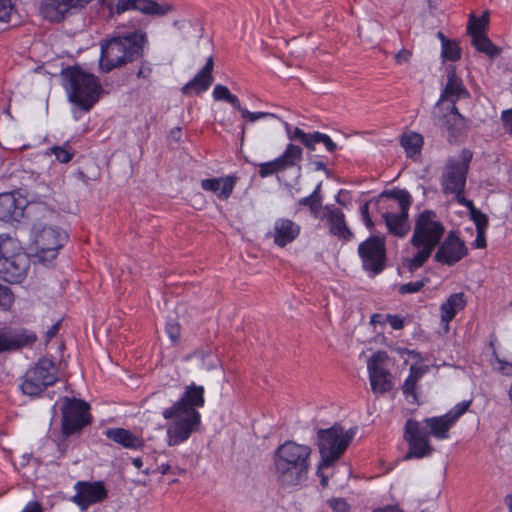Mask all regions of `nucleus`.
Here are the masks:
<instances>
[{
  "label": "nucleus",
  "instance_id": "nucleus-1",
  "mask_svg": "<svg viewBox=\"0 0 512 512\" xmlns=\"http://www.w3.org/2000/svg\"><path fill=\"white\" fill-rule=\"evenodd\" d=\"M204 405V387L191 383L186 386L179 400L163 410V418L171 420L166 429L169 446H178L186 442L194 432L199 431L202 416L198 409Z\"/></svg>",
  "mask_w": 512,
  "mask_h": 512
},
{
  "label": "nucleus",
  "instance_id": "nucleus-2",
  "mask_svg": "<svg viewBox=\"0 0 512 512\" xmlns=\"http://www.w3.org/2000/svg\"><path fill=\"white\" fill-rule=\"evenodd\" d=\"M311 452L308 445L293 440H286L275 449L271 472L281 488H294L307 480L311 467Z\"/></svg>",
  "mask_w": 512,
  "mask_h": 512
},
{
  "label": "nucleus",
  "instance_id": "nucleus-3",
  "mask_svg": "<svg viewBox=\"0 0 512 512\" xmlns=\"http://www.w3.org/2000/svg\"><path fill=\"white\" fill-rule=\"evenodd\" d=\"M444 234L445 226L437 219L435 211L425 209L420 212L415 217L410 239V244L416 249V253L404 261V267L411 273L420 269L440 244Z\"/></svg>",
  "mask_w": 512,
  "mask_h": 512
},
{
  "label": "nucleus",
  "instance_id": "nucleus-4",
  "mask_svg": "<svg viewBox=\"0 0 512 512\" xmlns=\"http://www.w3.org/2000/svg\"><path fill=\"white\" fill-rule=\"evenodd\" d=\"M61 75L68 100L81 110L90 111L98 102L102 91L98 78L78 66L63 69Z\"/></svg>",
  "mask_w": 512,
  "mask_h": 512
},
{
  "label": "nucleus",
  "instance_id": "nucleus-5",
  "mask_svg": "<svg viewBox=\"0 0 512 512\" xmlns=\"http://www.w3.org/2000/svg\"><path fill=\"white\" fill-rule=\"evenodd\" d=\"M30 257L18 241L8 235H0V279L14 284L27 276Z\"/></svg>",
  "mask_w": 512,
  "mask_h": 512
},
{
  "label": "nucleus",
  "instance_id": "nucleus-6",
  "mask_svg": "<svg viewBox=\"0 0 512 512\" xmlns=\"http://www.w3.org/2000/svg\"><path fill=\"white\" fill-rule=\"evenodd\" d=\"M58 381V368L49 358H40L21 377L19 388L21 392L31 399L42 397L48 387Z\"/></svg>",
  "mask_w": 512,
  "mask_h": 512
},
{
  "label": "nucleus",
  "instance_id": "nucleus-7",
  "mask_svg": "<svg viewBox=\"0 0 512 512\" xmlns=\"http://www.w3.org/2000/svg\"><path fill=\"white\" fill-rule=\"evenodd\" d=\"M354 435L353 430L344 431L340 424H334L327 429H320L317 432V438L322 464L326 467L333 465L346 451Z\"/></svg>",
  "mask_w": 512,
  "mask_h": 512
},
{
  "label": "nucleus",
  "instance_id": "nucleus-8",
  "mask_svg": "<svg viewBox=\"0 0 512 512\" xmlns=\"http://www.w3.org/2000/svg\"><path fill=\"white\" fill-rule=\"evenodd\" d=\"M90 406L84 400L63 397L61 433L63 437L79 434L84 427L91 423Z\"/></svg>",
  "mask_w": 512,
  "mask_h": 512
},
{
  "label": "nucleus",
  "instance_id": "nucleus-9",
  "mask_svg": "<svg viewBox=\"0 0 512 512\" xmlns=\"http://www.w3.org/2000/svg\"><path fill=\"white\" fill-rule=\"evenodd\" d=\"M403 438L408 445V450L403 456L404 460L427 458L435 451L430 443V433L419 420L413 418L406 420Z\"/></svg>",
  "mask_w": 512,
  "mask_h": 512
},
{
  "label": "nucleus",
  "instance_id": "nucleus-10",
  "mask_svg": "<svg viewBox=\"0 0 512 512\" xmlns=\"http://www.w3.org/2000/svg\"><path fill=\"white\" fill-rule=\"evenodd\" d=\"M37 257L41 262H50L56 258L59 250L68 240L67 233L54 225L33 224Z\"/></svg>",
  "mask_w": 512,
  "mask_h": 512
},
{
  "label": "nucleus",
  "instance_id": "nucleus-11",
  "mask_svg": "<svg viewBox=\"0 0 512 512\" xmlns=\"http://www.w3.org/2000/svg\"><path fill=\"white\" fill-rule=\"evenodd\" d=\"M473 158V153L469 149H463L459 154V159L449 157L444 167L441 177L442 192L449 195V191H460L466 187L469 166Z\"/></svg>",
  "mask_w": 512,
  "mask_h": 512
},
{
  "label": "nucleus",
  "instance_id": "nucleus-12",
  "mask_svg": "<svg viewBox=\"0 0 512 512\" xmlns=\"http://www.w3.org/2000/svg\"><path fill=\"white\" fill-rule=\"evenodd\" d=\"M358 255L364 271L372 275L382 273L386 267L387 260L384 238L374 235L368 237L359 244Z\"/></svg>",
  "mask_w": 512,
  "mask_h": 512
},
{
  "label": "nucleus",
  "instance_id": "nucleus-13",
  "mask_svg": "<svg viewBox=\"0 0 512 512\" xmlns=\"http://www.w3.org/2000/svg\"><path fill=\"white\" fill-rule=\"evenodd\" d=\"M128 55V32H114L101 42L99 67L103 72H110L126 63Z\"/></svg>",
  "mask_w": 512,
  "mask_h": 512
},
{
  "label": "nucleus",
  "instance_id": "nucleus-14",
  "mask_svg": "<svg viewBox=\"0 0 512 512\" xmlns=\"http://www.w3.org/2000/svg\"><path fill=\"white\" fill-rule=\"evenodd\" d=\"M471 400H465L457 403L447 413L441 416H433L424 418V427L437 440H446L450 438V429L456 424L459 418L464 415L471 405Z\"/></svg>",
  "mask_w": 512,
  "mask_h": 512
},
{
  "label": "nucleus",
  "instance_id": "nucleus-15",
  "mask_svg": "<svg viewBox=\"0 0 512 512\" xmlns=\"http://www.w3.org/2000/svg\"><path fill=\"white\" fill-rule=\"evenodd\" d=\"M432 114L435 124L447 131L450 141L457 140L468 128V120L459 112L456 105L445 107L435 104Z\"/></svg>",
  "mask_w": 512,
  "mask_h": 512
},
{
  "label": "nucleus",
  "instance_id": "nucleus-16",
  "mask_svg": "<svg viewBox=\"0 0 512 512\" xmlns=\"http://www.w3.org/2000/svg\"><path fill=\"white\" fill-rule=\"evenodd\" d=\"M37 341V335L23 327H0V354L12 353L25 347H32Z\"/></svg>",
  "mask_w": 512,
  "mask_h": 512
},
{
  "label": "nucleus",
  "instance_id": "nucleus-17",
  "mask_svg": "<svg viewBox=\"0 0 512 512\" xmlns=\"http://www.w3.org/2000/svg\"><path fill=\"white\" fill-rule=\"evenodd\" d=\"M436 248L434 260L442 265L452 266L468 255L465 242L454 231H450Z\"/></svg>",
  "mask_w": 512,
  "mask_h": 512
},
{
  "label": "nucleus",
  "instance_id": "nucleus-18",
  "mask_svg": "<svg viewBox=\"0 0 512 512\" xmlns=\"http://www.w3.org/2000/svg\"><path fill=\"white\" fill-rule=\"evenodd\" d=\"M302 158V148L298 145L289 143L279 157L258 165V175L261 178H267L278 172H283L291 167L299 165Z\"/></svg>",
  "mask_w": 512,
  "mask_h": 512
},
{
  "label": "nucleus",
  "instance_id": "nucleus-19",
  "mask_svg": "<svg viewBox=\"0 0 512 512\" xmlns=\"http://www.w3.org/2000/svg\"><path fill=\"white\" fill-rule=\"evenodd\" d=\"M386 359V352L378 351L373 354L367 363L370 386L375 394L387 393L393 387L391 373L382 366Z\"/></svg>",
  "mask_w": 512,
  "mask_h": 512
},
{
  "label": "nucleus",
  "instance_id": "nucleus-20",
  "mask_svg": "<svg viewBox=\"0 0 512 512\" xmlns=\"http://www.w3.org/2000/svg\"><path fill=\"white\" fill-rule=\"evenodd\" d=\"M20 183L21 186L18 188L17 194L22 195L27 201L48 198L52 193V189L41 174L35 171L23 170L20 175Z\"/></svg>",
  "mask_w": 512,
  "mask_h": 512
},
{
  "label": "nucleus",
  "instance_id": "nucleus-21",
  "mask_svg": "<svg viewBox=\"0 0 512 512\" xmlns=\"http://www.w3.org/2000/svg\"><path fill=\"white\" fill-rule=\"evenodd\" d=\"M76 494L72 501L82 510L103 501L107 497V490L102 481H77L74 485Z\"/></svg>",
  "mask_w": 512,
  "mask_h": 512
},
{
  "label": "nucleus",
  "instance_id": "nucleus-22",
  "mask_svg": "<svg viewBox=\"0 0 512 512\" xmlns=\"http://www.w3.org/2000/svg\"><path fill=\"white\" fill-rule=\"evenodd\" d=\"M150 24L147 19H130V63L142 59L149 49V39L144 30Z\"/></svg>",
  "mask_w": 512,
  "mask_h": 512
},
{
  "label": "nucleus",
  "instance_id": "nucleus-23",
  "mask_svg": "<svg viewBox=\"0 0 512 512\" xmlns=\"http://www.w3.org/2000/svg\"><path fill=\"white\" fill-rule=\"evenodd\" d=\"M91 0H42L40 5V13L46 20L59 23L66 13L77 7H83Z\"/></svg>",
  "mask_w": 512,
  "mask_h": 512
},
{
  "label": "nucleus",
  "instance_id": "nucleus-24",
  "mask_svg": "<svg viewBox=\"0 0 512 512\" xmlns=\"http://www.w3.org/2000/svg\"><path fill=\"white\" fill-rule=\"evenodd\" d=\"M288 138L291 141H299L309 150H315V145L322 143L326 150L333 153L337 150V144L331 137L325 133L315 131L313 133H306L303 129L295 127L291 130L290 126L286 123Z\"/></svg>",
  "mask_w": 512,
  "mask_h": 512
},
{
  "label": "nucleus",
  "instance_id": "nucleus-25",
  "mask_svg": "<svg viewBox=\"0 0 512 512\" xmlns=\"http://www.w3.org/2000/svg\"><path fill=\"white\" fill-rule=\"evenodd\" d=\"M301 227L291 219L280 217L274 222L273 228L267 233V237L273 238L278 247H285L292 243L300 234Z\"/></svg>",
  "mask_w": 512,
  "mask_h": 512
},
{
  "label": "nucleus",
  "instance_id": "nucleus-26",
  "mask_svg": "<svg viewBox=\"0 0 512 512\" xmlns=\"http://www.w3.org/2000/svg\"><path fill=\"white\" fill-rule=\"evenodd\" d=\"M15 191L0 194V220L4 222L18 221L25 214L27 199L22 195L16 197Z\"/></svg>",
  "mask_w": 512,
  "mask_h": 512
},
{
  "label": "nucleus",
  "instance_id": "nucleus-27",
  "mask_svg": "<svg viewBox=\"0 0 512 512\" xmlns=\"http://www.w3.org/2000/svg\"><path fill=\"white\" fill-rule=\"evenodd\" d=\"M324 210L330 234L339 240L349 242L354 237V234L347 226L342 209L333 205H326Z\"/></svg>",
  "mask_w": 512,
  "mask_h": 512
},
{
  "label": "nucleus",
  "instance_id": "nucleus-28",
  "mask_svg": "<svg viewBox=\"0 0 512 512\" xmlns=\"http://www.w3.org/2000/svg\"><path fill=\"white\" fill-rule=\"evenodd\" d=\"M44 199L28 200L25 213L33 220V224L51 225L50 223L59 217L54 205Z\"/></svg>",
  "mask_w": 512,
  "mask_h": 512
},
{
  "label": "nucleus",
  "instance_id": "nucleus-29",
  "mask_svg": "<svg viewBox=\"0 0 512 512\" xmlns=\"http://www.w3.org/2000/svg\"><path fill=\"white\" fill-rule=\"evenodd\" d=\"M213 68L214 60L213 57L210 56L206 60V63L202 69L181 88V92L184 95H191L192 93L200 95L206 92L214 80L212 74Z\"/></svg>",
  "mask_w": 512,
  "mask_h": 512
},
{
  "label": "nucleus",
  "instance_id": "nucleus-30",
  "mask_svg": "<svg viewBox=\"0 0 512 512\" xmlns=\"http://www.w3.org/2000/svg\"><path fill=\"white\" fill-rule=\"evenodd\" d=\"M239 180L235 174L224 177H214L201 180V188L206 192H212L219 200L226 201L230 198Z\"/></svg>",
  "mask_w": 512,
  "mask_h": 512
},
{
  "label": "nucleus",
  "instance_id": "nucleus-31",
  "mask_svg": "<svg viewBox=\"0 0 512 512\" xmlns=\"http://www.w3.org/2000/svg\"><path fill=\"white\" fill-rule=\"evenodd\" d=\"M469 97V92L463 84V81L458 77L455 71H450L447 75V82L442 90L436 105H444L448 102L449 105H456L461 98Z\"/></svg>",
  "mask_w": 512,
  "mask_h": 512
},
{
  "label": "nucleus",
  "instance_id": "nucleus-32",
  "mask_svg": "<svg viewBox=\"0 0 512 512\" xmlns=\"http://www.w3.org/2000/svg\"><path fill=\"white\" fill-rule=\"evenodd\" d=\"M409 211L400 210L397 213L385 212L382 217L385 221L388 232L396 237L404 238L409 230L410 225L408 222Z\"/></svg>",
  "mask_w": 512,
  "mask_h": 512
},
{
  "label": "nucleus",
  "instance_id": "nucleus-33",
  "mask_svg": "<svg viewBox=\"0 0 512 512\" xmlns=\"http://www.w3.org/2000/svg\"><path fill=\"white\" fill-rule=\"evenodd\" d=\"M138 11L147 16H165L174 10L169 3H158L155 0H130V11Z\"/></svg>",
  "mask_w": 512,
  "mask_h": 512
},
{
  "label": "nucleus",
  "instance_id": "nucleus-34",
  "mask_svg": "<svg viewBox=\"0 0 512 512\" xmlns=\"http://www.w3.org/2000/svg\"><path fill=\"white\" fill-rule=\"evenodd\" d=\"M465 306L466 299L463 292L451 294L440 306L441 322L448 326L457 313L463 310Z\"/></svg>",
  "mask_w": 512,
  "mask_h": 512
},
{
  "label": "nucleus",
  "instance_id": "nucleus-35",
  "mask_svg": "<svg viewBox=\"0 0 512 512\" xmlns=\"http://www.w3.org/2000/svg\"><path fill=\"white\" fill-rule=\"evenodd\" d=\"M428 371L426 366H418L411 365L409 368V374L406 377L403 385L402 391L407 399H412L415 401L417 399L416 387L417 382L424 376V374Z\"/></svg>",
  "mask_w": 512,
  "mask_h": 512
},
{
  "label": "nucleus",
  "instance_id": "nucleus-36",
  "mask_svg": "<svg viewBox=\"0 0 512 512\" xmlns=\"http://www.w3.org/2000/svg\"><path fill=\"white\" fill-rule=\"evenodd\" d=\"M400 144L404 148L406 156L414 159L421 154L423 137L417 132L404 133L401 136Z\"/></svg>",
  "mask_w": 512,
  "mask_h": 512
},
{
  "label": "nucleus",
  "instance_id": "nucleus-37",
  "mask_svg": "<svg viewBox=\"0 0 512 512\" xmlns=\"http://www.w3.org/2000/svg\"><path fill=\"white\" fill-rule=\"evenodd\" d=\"M212 96L215 101H224L229 103L235 110L241 109V102L239 98L232 94L227 86L216 84L212 91Z\"/></svg>",
  "mask_w": 512,
  "mask_h": 512
},
{
  "label": "nucleus",
  "instance_id": "nucleus-38",
  "mask_svg": "<svg viewBox=\"0 0 512 512\" xmlns=\"http://www.w3.org/2000/svg\"><path fill=\"white\" fill-rule=\"evenodd\" d=\"M383 197L395 200L399 205V209L402 211L410 210L412 198L410 193L405 189L394 188L389 191H384L381 194V198Z\"/></svg>",
  "mask_w": 512,
  "mask_h": 512
},
{
  "label": "nucleus",
  "instance_id": "nucleus-39",
  "mask_svg": "<svg viewBox=\"0 0 512 512\" xmlns=\"http://www.w3.org/2000/svg\"><path fill=\"white\" fill-rule=\"evenodd\" d=\"M472 43L477 51L485 53L490 57H494L500 52L499 48L493 44L486 34L473 36Z\"/></svg>",
  "mask_w": 512,
  "mask_h": 512
},
{
  "label": "nucleus",
  "instance_id": "nucleus-40",
  "mask_svg": "<svg viewBox=\"0 0 512 512\" xmlns=\"http://www.w3.org/2000/svg\"><path fill=\"white\" fill-rule=\"evenodd\" d=\"M489 23V15L484 12L480 17L471 14L468 22V33L473 37L475 35L485 34V29Z\"/></svg>",
  "mask_w": 512,
  "mask_h": 512
},
{
  "label": "nucleus",
  "instance_id": "nucleus-41",
  "mask_svg": "<svg viewBox=\"0 0 512 512\" xmlns=\"http://www.w3.org/2000/svg\"><path fill=\"white\" fill-rule=\"evenodd\" d=\"M441 48V55L444 60L456 62L461 58V49L456 42L443 37Z\"/></svg>",
  "mask_w": 512,
  "mask_h": 512
},
{
  "label": "nucleus",
  "instance_id": "nucleus-42",
  "mask_svg": "<svg viewBox=\"0 0 512 512\" xmlns=\"http://www.w3.org/2000/svg\"><path fill=\"white\" fill-rule=\"evenodd\" d=\"M47 154L55 155L56 159L60 163H68L74 157L75 150L69 145L68 142H66L62 146H53L49 148Z\"/></svg>",
  "mask_w": 512,
  "mask_h": 512
},
{
  "label": "nucleus",
  "instance_id": "nucleus-43",
  "mask_svg": "<svg viewBox=\"0 0 512 512\" xmlns=\"http://www.w3.org/2000/svg\"><path fill=\"white\" fill-rule=\"evenodd\" d=\"M320 185L308 196L299 200V204L309 207L311 213L316 216L322 205V197L319 194Z\"/></svg>",
  "mask_w": 512,
  "mask_h": 512
},
{
  "label": "nucleus",
  "instance_id": "nucleus-44",
  "mask_svg": "<svg viewBox=\"0 0 512 512\" xmlns=\"http://www.w3.org/2000/svg\"><path fill=\"white\" fill-rule=\"evenodd\" d=\"M469 217L474 222L476 231L479 230H487L489 226V219L486 214H484L482 211H480L478 208L471 207L469 210Z\"/></svg>",
  "mask_w": 512,
  "mask_h": 512
},
{
  "label": "nucleus",
  "instance_id": "nucleus-45",
  "mask_svg": "<svg viewBox=\"0 0 512 512\" xmlns=\"http://www.w3.org/2000/svg\"><path fill=\"white\" fill-rule=\"evenodd\" d=\"M130 459L132 460L133 466L142 471L145 475L151 474V471L154 470V463H152V458L149 455L132 457Z\"/></svg>",
  "mask_w": 512,
  "mask_h": 512
},
{
  "label": "nucleus",
  "instance_id": "nucleus-46",
  "mask_svg": "<svg viewBox=\"0 0 512 512\" xmlns=\"http://www.w3.org/2000/svg\"><path fill=\"white\" fill-rule=\"evenodd\" d=\"M107 438L128 448V430L123 428H110L105 432Z\"/></svg>",
  "mask_w": 512,
  "mask_h": 512
},
{
  "label": "nucleus",
  "instance_id": "nucleus-47",
  "mask_svg": "<svg viewBox=\"0 0 512 512\" xmlns=\"http://www.w3.org/2000/svg\"><path fill=\"white\" fill-rule=\"evenodd\" d=\"M241 113V117L249 122H255L260 119H276L278 118L276 114L271 112H264V111H258V112H251L247 108L242 107L238 110Z\"/></svg>",
  "mask_w": 512,
  "mask_h": 512
},
{
  "label": "nucleus",
  "instance_id": "nucleus-48",
  "mask_svg": "<svg viewBox=\"0 0 512 512\" xmlns=\"http://www.w3.org/2000/svg\"><path fill=\"white\" fill-rule=\"evenodd\" d=\"M165 332L173 344H176L181 337V326L178 321L171 319L165 325Z\"/></svg>",
  "mask_w": 512,
  "mask_h": 512
},
{
  "label": "nucleus",
  "instance_id": "nucleus-49",
  "mask_svg": "<svg viewBox=\"0 0 512 512\" xmlns=\"http://www.w3.org/2000/svg\"><path fill=\"white\" fill-rule=\"evenodd\" d=\"M428 279H422L414 282H408L401 284L398 288V292L401 295L414 294L423 289Z\"/></svg>",
  "mask_w": 512,
  "mask_h": 512
},
{
  "label": "nucleus",
  "instance_id": "nucleus-50",
  "mask_svg": "<svg viewBox=\"0 0 512 512\" xmlns=\"http://www.w3.org/2000/svg\"><path fill=\"white\" fill-rule=\"evenodd\" d=\"M13 303V294L7 286L0 284V307L4 310L10 308Z\"/></svg>",
  "mask_w": 512,
  "mask_h": 512
},
{
  "label": "nucleus",
  "instance_id": "nucleus-51",
  "mask_svg": "<svg viewBox=\"0 0 512 512\" xmlns=\"http://www.w3.org/2000/svg\"><path fill=\"white\" fill-rule=\"evenodd\" d=\"M153 72L152 64L147 60H142L135 75L138 79L149 80Z\"/></svg>",
  "mask_w": 512,
  "mask_h": 512
},
{
  "label": "nucleus",
  "instance_id": "nucleus-52",
  "mask_svg": "<svg viewBox=\"0 0 512 512\" xmlns=\"http://www.w3.org/2000/svg\"><path fill=\"white\" fill-rule=\"evenodd\" d=\"M13 9L11 0H0V21L9 22Z\"/></svg>",
  "mask_w": 512,
  "mask_h": 512
},
{
  "label": "nucleus",
  "instance_id": "nucleus-53",
  "mask_svg": "<svg viewBox=\"0 0 512 512\" xmlns=\"http://www.w3.org/2000/svg\"><path fill=\"white\" fill-rule=\"evenodd\" d=\"M328 504L334 512H349L350 510L349 504L343 498H332Z\"/></svg>",
  "mask_w": 512,
  "mask_h": 512
},
{
  "label": "nucleus",
  "instance_id": "nucleus-54",
  "mask_svg": "<svg viewBox=\"0 0 512 512\" xmlns=\"http://www.w3.org/2000/svg\"><path fill=\"white\" fill-rule=\"evenodd\" d=\"M465 188L463 187L460 191H449V195L453 194L455 196L456 201L466 207L468 210L474 206V203L472 200H469L465 197Z\"/></svg>",
  "mask_w": 512,
  "mask_h": 512
},
{
  "label": "nucleus",
  "instance_id": "nucleus-55",
  "mask_svg": "<svg viewBox=\"0 0 512 512\" xmlns=\"http://www.w3.org/2000/svg\"><path fill=\"white\" fill-rule=\"evenodd\" d=\"M387 323L393 330H401L405 326L404 318L397 314H387Z\"/></svg>",
  "mask_w": 512,
  "mask_h": 512
},
{
  "label": "nucleus",
  "instance_id": "nucleus-56",
  "mask_svg": "<svg viewBox=\"0 0 512 512\" xmlns=\"http://www.w3.org/2000/svg\"><path fill=\"white\" fill-rule=\"evenodd\" d=\"M501 120L505 131L512 136V108L502 111Z\"/></svg>",
  "mask_w": 512,
  "mask_h": 512
},
{
  "label": "nucleus",
  "instance_id": "nucleus-57",
  "mask_svg": "<svg viewBox=\"0 0 512 512\" xmlns=\"http://www.w3.org/2000/svg\"><path fill=\"white\" fill-rule=\"evenodd\" d=\"M360 214H361V219L364 222L365 226L369 230H372L374 227V223L369 214V204L368 203H364L363 205L360 206Z\"/></svg>",
  "mask_w": 512,
  "mask_h": 512
},
{
  "label": "nucleus",
  "instance_id": "nucleus-58",
  "mask_svg": "<svg viewBox=\"0 0 512 512\" xmlns=\"http://www.w3.org/2000/svg\"><path fill=\"white\" fill-rule=\"evenodd\" d=\"M486 231L487 230H479L476 231V238L472 242V248L474 249H484L487 246L486 242Z\"/></svg>",
  "mask_w": 512,
  "mask_h": 512
},
{
  "label": "nucleus",
  "instance_id": "nucleus-59",
  "mask_svg": "<svg viewBox=\"0 0 512 512\" xmlns=\"http://www.w3.org/2000/svg\"><path fill=\"white\" fill-rule=\"evenodd\" d=\"M128 10V0H118L116 4L110 5L111 14H121Z\"/></svg>",
  "mask_w": 512,
  "mask_h": 512
},
{
  "label": "nucleus",
  "instance_id": "nucleus-60",
  "mask_svg": "<svg viewBox=\"0 0 512 512\" xmlns=\"http://www.w3.org/2000/svg\"><path fill=\"white\" fill-rule=\"evenodd\" d=\"M411 52L407 49H401L395 55V61L397 64L402 65L407 63L411 58Z\"/></svg>",
  "mask_w": 512,
  "mask_h": 512
},
{
  "label": "nucleus",
  "instance_id": "nucleus-61",
  "mask_svg": "<svg viewBox=\"0 0 512 512\" xmlns=\"http://www.w3.org/2000/svg\"><path fill=\"white\" fill-rule=\"evenodd\" d=\"M62 320H58L53 324L45 334V341L49 343L59 332Z\"/></svg>",
  "mask_w": 512,
  "mask_h": 512
},
{
  "label": "nucleus",
  "instance_id": "nucleus-62",
  "mask_svg": "<svg viewBox=\"0 0 512 512\" xmlns=\"http://www.w3.org/2000/svg\"><path fill=\"white\" fill-rule=\"evenodd\" d=\"M170 469H172V465L169 463H164V462L156 463V464H154V470L151 471V474L160 473L162 475H166V474H169Z\"/></svg>",
  "mask_w": 512,
  "mask_h": 512
},
{
  "label": "nucleus",
  "instance_id": "nucleus-63",
  "mask_svg": "<svg viewBox=\"0 0 512 512\" xmlns=\"http://www.w3.org/2000/svg\"><path fill=\"white\" fill-rule=\"evenodd\" d=\"M370 322L373 325H385L387 323V314L374 313L371 315Z\"/></svg>",
  "mask_w": 512,
  "mask_h": 512
},
{
  "label": "nucleus",
  "instance_id": "nucleus-64",
  "mask_svg": "<svg viewBox=\"0 0 512 512\" xmlns=\"http://www.w3.org/2000/svg\"><path fill=\"white\" fill-rule=\"evenodd\" d=\"M21 512H44L42 505L37 501H30Z\"/></svg>",
  "mask_w": 512,
  "mask_h": 512
}]
</instances>
